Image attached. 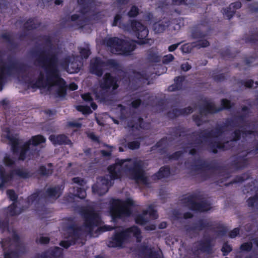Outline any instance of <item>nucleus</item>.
<instances>
[{
	"label": "nucleus",
	"instance_id": "62",
	"mask_svg": "<svg viewBox=\"0 0 258 258\" xmlns=\"http://www.w3.org/2000/svg\"><path fill=\"white\" fill-rule=\"evenodd\" d=\"M3 38L7 41L10 40V35L8 33H5L2 36Z\"/></svg>",
	"mask_w": 258,
	"mask_h": 258
},
{
	"label": "nucleus",
	"instance_id": "35",
	"mask_svg": "<svg viewBox=\"0 0 258 258\" xmlns=\"http://www.w3.org/2000/svg\"><path fill=\"white\" fill-rule=\"evenodd\" d=\"M40 201L39 194L34 193L28 198V202L29 204L36 205Z\"/></svg>",
	"mask_w": 258,
	"mask_h": 258
},
{
	"label": "nucleus",
	"instance_id": "55",
	"mask_svg": "<svg viewBox=\"0 0 258 258\" xmlns=\"http://www.w3.org/2000/svg\"><path fill=\"white\" fill-rule=\"evenodd\" d=\"M181 68L182 70H183L184 71H187L190 69L191 67L188 63H185L182 64L181 66Z\"/></svg>",
	"mask_w": 258,
	"mask_h": 258
},
{
	"label": "nucleus",
	"instance_id": "45",
	"mask_svg": "<svg viewBox=\"0 0 258 258\" xmlns=\"http://www.w3.org/2000/svg\"><path fill=\"white\" fill-rule=\"evenodd\" d=\"M174 59V56L172 54H169L166 55H165L163 58V63L164 64H168L171 61H172Z\"/></svg>",
	"mask_w": 258,
	"mask_h": 258
},
{
	"label": "nucleus",
	"instance_id": "48",
	"mask_svg": "<svg viewBox=\"0 0 258 258\" xmlns=\"http://www.w3.org/2000/svg\"><path fill=\"white\" fill-rule=\"evenodd\" d=\"M138 13H139L138 9L135 6H133L131 8V10L128 12V15L131 17H135L138 15Z\"/></svg>",
	"mask_w": 258,
	"mask_h": 258
},
{
	"label": "nucleus",
	"instance_id": "19",
	"mask_svg": "<svg viewBox=\"0 0 258 258\" xmlns=\"http://www.w3.org/2000/svg\"><path fill=\"white\" fill-rule=\"evenodd\" d=\"M149 217L153 219L158 218L156 211L154 210L153 205L149 206L147 210L144 211L143 213L139 214L136 217V222L139 224L145 225L148 222Z\"/></svg>",
	"mask_w": 258,
	"mask_h": 258
},
{
	"label": "nucleus",
	"instance_id": "50",
	"mask_svg": "<svg viewBox=\"0 0 258 258\" xmlns=\"http://www.w3.org/2000/svg\"><path fill=\"white\" fill-rule=\"evenodd\" d=\"M254 85L255 86V87H256L257 86H258V82H255L254 83ZM253 85H254V83H253V81L251 80H248L245 82V86L246 87H248V88L252 87L253 86Z\"/></svg>",
	"mask_w": 258,
	"mask_h": 258
},
{
	"label": "nucleus",
	"instance_id": "33",
	"mask_svg": "<svg viewBox=\"0 0 258 258\" xmlns=\"http://www.w3.org/2000/svg\"><path fill=\"white\" fill-rule=\"evenodd\" d=\"M198 249L201 251L210 253L211 250V244L210 241L207 240L200 243Z\"/></svg>",
	"mask_w": 258,
	"mask_h": 258
},
{
	"label": "nucleus",
	"instance_id": "20",
	"mask_svg": "<svg viewBox=\"0 0 258 258\" xmlns=\"http://www.w3.org/2000/svg\"><path fill=\"white\" fill-rule=\"evenodd\" d=\"M83 100L87 104L86 105H81L76 106V109L84 114H90L92 112L90 106L93 110L97 108L96 104L93 102V99L89 93H86L82 95Z\"/></svg>",
	"mask_w": 258,
	"mask_h": 258
},
{
	"label": "nucleus",
	"instance_id": "53",
	"mask_svg": "<svg viewBox=\"0 0 258 258\" xmlns=\"http://www.w3.org/2000/svg\"><path fill=\"white\" fill-rule=\"evenodd\" d=\"M49 239L47 237L41 236L38 241L42 244H45L48 242Z\"/></svg>",
	"mask_w": 258,
	"mask_h": 258
},
{
	"label": "nucleus",
	"instance_id": "44",
	"mask_svg": "<svg viewBox=\"0 0 258 258\" xmlns=\"http://www.w3.org/2000/svg\"><path fill=\"white\" fill-rule=\"evenodd\" d=\"M232 250V248L230 245L225 243L223 244L222 251L223 252L224 255H227Z\"/></svg>",
	"mask_w": 258,
	"mask_h": 258
},
{
	"label": "nucleus",
	"instance_id": "16",
	"mask_svg": "<svg viewBox=\"0 0 258 258\" xmlns=\"http://www.w3.org/2000/svg\"><path fill=\"white\" fill-rule=\"evenodd\" d=\"M73 183L77 184L76 186H73L70 191V195L67 198L68 202H73L76 197L84 199L86 196L85 189V181L80 177H74L72 179Z\"/></svg>",
	"mask_w": 258,
	"mask_h": 258
},
{
	"label": "nucleus",
	"instance_id": "46",
	"mask_svg": "<svg viewBox=\"0 0 258 258\" xmlns=\"http://www.w3.org/2000/svg\"><path fill=\"white\" fill-rule=\"evenodd\" d=\"M197 147L196 145H190V146H187V147H186L185 148H184V152H188L191 155H194L196 153V149L195 148V147Z\"/></svg>",
	"mask_w": 258,
	"mask_h": 258
},
{
	"label": "nucleus",
	"instance_id": "28",
	"mask_svg": "<svg viewBox=\"0 0 258 258\" xmlns=\"http://www.w3.org/2000/svg\"><path fill=\"white\" fill-rule=\"evenodd\" d=\"M170 22L167 19H164L154 25L153 29L155 33H161L169 26Z\"/></svg>",
	"mask_w": 258,
	"mask_h": 258
},
{
	"label": "nucleus",
	"instance_id": "36",
	"mask_svg": "<svg viewBox=\"0 0 258 258\" xmlns=\"http://www.w3.org/2000/svg\"><path fill=\"white\" fill-rule=\"evenodd\" d=\"M199 225L196 226L194 228V231L199 230L202 229V228L206 227H209L211 226V224L209 221L207 220H203L200 221L199 223Z\"/></svg>",
	"mask_w": 258,
	"mask_h": 258
},
{
	"label": "nucleus",
	"instance_id": "59",
	"mask_svg": "<svg viewBox=\"0 0 258 258\" xmlns=\"http://www.w3.org/2000/svg\"><path fill=\"white\" fill-rule=\"evenodd\" d=\"M181 155V151L176 152L174 155L171 156V159H176Z\"/></svg>",
	"mask_w": 258,
	"mask_h": 258
},
{
	"label": "nucleus",
	"instance_id": "40",
	"mask_svg": "<svg viewBox=\"0 0 258 258\" xmlns=\"http://www.w3.org/2000/svg\"><path fill=\"white\" fill-rule=\"evenodd\" d=\"M252 248L254 249L255 247L253 246L252 242L250 241L243 243L240 246V250L241 252L248 251Z\"/></svg>",
	"mask_w": 258,
	"mask_h": 258
},
{
	"label": "nucleus",
	"instance_id": "10",
	"mask_svg": "<svg viewBox=\"0 0 258 258\" xmlns=\"http://www.w3.org/2000/svg\"><path fill=\"white\" fill-rule=\"evenodd\" d=\"M12 240L5 239L0 241L4 251V258H18L19 254L23 252L24 245L16 231H12Z\"/></svg>",
	"mask_w": 258,
	"mask_h": 258
},
{
	"label": "nucleus",
	"instance_id": "13",
	"mask_svg": "<svg viewBox=\"0 0 258 258\" xmlns=\"http://www.w3.org/2000/svg\"><path fill=\"white\" fill-rule=\"evenodd\" d=\"M222 108H217L214 103L211 101H206L203 106L200 107L199 110L200 115L194 117V119L198 125L201 124V122L203 120V116L208 113H213L221 110L222 108H228L231 107L230 102L226 99L221 100Z\"/></svg>",
	"mask_w": 258,
	"mask_h": 258
},
{
	"label": "nucleus",
	"instance_id": "63",
	"mask_svg": "<svg viewBox=\"0 0 258 258\" xmlns=\"http://www.w3.org/2000/svg\"><path fill=\"white\" fill-rule=\"evenodd\" d=\"M45 113L49 116H50L51 115H54L55 114V111L51 110H47L45 111Z\"/></svg>",
	"mask_w": 258,
	"mask_h": 258
},
{
	"label": "nucleus",
	"instance_id": "2",
	"mask_svg": "<svg viewBox=\"0 0 258 258\" xmlns=\"http://www.w3.org/2000/svg\"><path fill=\"white\" fill-rule=\"evenodd\" d=\"M144 166V162L137 158L117 160L114 165L108 168L110 179L108 176L98 178L96 183L92 186L93 193L98 196L106 194L112 184V180L124 177H128L138 183L147 185L148 180Z\"/></svg>",
	"mask_w": 258,
	"mask_h": 258
},
{
	"label": "nucleus",
	"instance_id": "34",
	"mask_svg": "<svg viewBox=\"0 0 258 258\" xmlns=\"http://www.w3.org/2000/svg\"><path fill=\"white\" fill-rule=\"evenodd\" d=\"M170 174V169L168 167H161L156 175L158 179L167 177Z\"/></svg>",
	"mask_w": 258,
	"mask_h": 258
},
{
	"label": "nucleus",
	"instance_id": "7",
	"mask_svg": "<svg viewBox=\"0 0 258 258\" xmlns=\"http://www.w3.org/2000/svg\"><path fill=\"white\" fill-rule=\"evenodd\" d=\"M126 21L125 17L122 14H117L114 17L112 25L118 26L126 31L134 32L137 38L141 40L140 43H147L148 41L146 37L148 34V30L146 27L137 21L128 22L125 24L124 23Z\"/></svg>",
	"mask_w": 258,
	"mask_h": 258
},
{
	"label": "nucleus",
	"instance_id": "38",
	"mask_svg": "<svg viewBox=\"0 0 258 258\" xmlns=\"http://www.w3.org/2000/svg\"><path fill=\"white\" fill-rule=\"evenodd\" d=\"M51 164H49L48 165V167L42 166L40 167L39 171L40 173L44 175H48L52 173V169L51 168Z\"/></svg>",
	"mask_w": 258,
	"mask_h": 258
},
{
	"label": "nucleus",
	"instance_id": "30",
	"mask_svg": "<svg viewBox=\"0 0 258 258\" xmlns=\"http://www.w3.org/2000/svg\"><path fill=\"white\" fill-rule=\"evenodd\" d=\"M18 204L17 202H14L8 208L7 212L8 216H15L22 212V210L18 207Z\"/></svg>",
	"mask_w": 258,
	"mask_h": 258
},
{
	"label": "nucleus",
	"instance_id": "9",
	"mask_svg": "<svg viewBox=\"0 0 258 258\" xmlns=\"http://www.w3.org/2000/svg\"><path fill=\"white\" fill-rule=\"evenodd\" d=\"M134 205L132 198L125 200L111 199L109 201L108 209L113 222L117 219H123L131 214L130 207Z\"/></svg>",
	"mask_w": 258,
	"mask_h": 258
},
{
	"label": "nucleus",
	"instance_id": "60",
	"mask_svg": "<svg viewBox=\"0 0 258 258\" xmlns=\"http://www.w3.org/2000/svg\"><path fill=\"white\" fill-rule=\"evenodd\" d=\"M155 225L154 224L147 225L145 227V229L147 230H153L155 229Z\"/></svg>",
	"mask_w": 258,
	"mask_h": 258
},
{
	"label": "nucleus",
	"instance_id": "6",
	"mask_svg": "<svg viewBox=\"0 0 258 258\" xmlns=\"http://www.w3.org/2000/svg\"><path fill=\"white\" fill-rule=\"evenodd\" d=\"M78 2L80 14L73 15L71 20L79 28H84L90 21H97L101 19L102 14L96 10L93 0H78Z\"/></svg>",
	"mask_w": 258,
	"mask_h": 258
},
{
	"label": "nucleus",
	"instance_id": "5",
	"mask_svg": "<svg viewBox=\"0 0 258 258\" xmlns=\"http://www.w3.org/2000/svg\"><path fill=\"white\" fill-rule=\"evenodd\" d=\"M3 135L9 140L13 154L21 160L35 158L38 154L36 146L45 142L44 137L37 135L32 137L22 145L17 136L14 135L9 128H6Z\"/></svg>",
	"mask_w": 258,
	"mask_h": 258
},
{
	"label": "nucleus",
	"instance_id": "58",
	"mask_svg": "<svg viewBox=\"0 0 258 258\" xmlns=\"http://www.w3.org/2000/svg\"><path fill=\"white\" fill-rule=\"evenodd\" d=\"M101 155L104 157H109L111 155V152L109 151L101 150L100 151Z\"/></svg>",
	"mask_w": 258,
	"mask_h": 258
},
{
	"label": "nucleus",
	"instance_id": "17",
	"mask_svg": "<svg viewBox=\"0 0 258 258\" xmlns=\"http://www.w3.org/2000/svg\"><path fill=\"white\" fill-rule=\"evenodd\" d=\"M183 204L192 211L204 212L209 210L211 207L207 201H202L198 203L196 198L194 195L188 196L183 199Z\"/></svg>",
	"mask_w": 258,
	"mask_h": 258
},
{
	"label": "nucleus",
	"instance_id": "56",
	"mask_svg": "<svg viewBox=\"0 0 258 258\" xmlns=\"http://www.w3.org/2000/svg\"><path fill=\"white\" fill-rule=\"evenodd\" d=\"M179 45V43L171 45L168 47V50L170 52L175 50Z\"/></svg>",
	"mask_w": 258,
	"mask_h": 258
},
{
	"label": "nucleus",
	"instance_id": "31",
	"mask_svg": "<svg viewBox=\"0 0 258 258\" xmlns=\"http://www.w3.org/2000/svg\"><path fill=\"white\" fill-rule=\"evenodd\" d=\"M137 122L135 123H131L128 124V126L132 127V130L134 131L135 129L138 130L139 128H147L148 124H145L143 120V119L141 118H138L137 119Z\"/></svg>",
	"mask_w": 258,
	"mask_h": 258
},
{
	"label": "nucleus",
	"instance_id": "8",
	"mask_svg": "<svg viewBox=\"0 0 258 258\" xmlns=\"http://www.w3.org/2000/svg\"><path fill=\"white\" fill-rule=\"evenodd\" d=\"M133 237H135L138 242L141 240V231L136 226L120 231H115L109 240L107 245L111 247H121L129 242Z\"/></svg>",
	"mask_w": 258,
	"mask_h": 258
},
{
	"label": "nucleus",
	"instance_id": "11",
	"mask_svg": "<svg viewBox=\"0 0 258 258\" xmlns=\"http://www.w3.org/2000/svg\"><path fill=\"white\" fill-rule=\"evenodd\" d=\"M80 56L74 55L71 57H69L64 60L61 63V66L62 69L66 70L70 74L78 73L80 70L82 66V60L86 59L90 55V49L88 46L85 47H80L79 48Z\"/></svg>",
	"mask_w": 258,
	"mask_h": 258
},
{
	"label": "nucleus",
	"instance_id": "22",
	"mask_svg": "<svg viewBox=\"0 0 258 258\" xmlns=\"http://www.w3.org/2000/svg\"><path fill=\"white\" fill-rule=\"evenodd\" d=\"M139 253L144 258H161L160 250L156 251L149 246H143L140 250Z\"/></svg>",
	"mask_w": 258,
	"mask_h": 258
},
{
	"label": "nucleus",
	"instance_id": "41",
	"mask_svg": "<svg viewBox=\"0 0 258 258\" xmlns=\"http://www.w3.org/2000/svg\"><path fill=\"white\" fill-rule=\"evenodd\" d=\"M248 205L249 207H256L258 206V195H256L254 197L248 199Z\"/></svg>",
	"mask_w": 258,
	"mask_h": 258
},
{
	"label": "nucleus",
	"instance_id": "52",
	"mask_svg": "<svg viewBox=\"0 0 258 258\" xmlns=\"http://www.w3.org/2000/svg\"><path fill=\"white\" fill-rule=\"evenodd\" d=\"M239 230L238 228H235L232 230L229 234L230 237L233 238H235L239 233Z\"/></svg>",
	"mask_w": 258,
	"mask_h": 258
},
{
	"label": "nucleus",
	"instance_id": "24",
	"mask_svg": "<svg viewBox=\"0 0 258 258\" xmlns=\"http://www.w3.org/2000/svg\"><path fill=\"white\" fill-rule=\"evenodd\" d=\"M241 4L240 2H235L231 4L228 8L223 10L224 16L228 19H230L235 14L237 9L240 8Z\"/></svg>",
	"mask_w": 258,
	"mask_h": 258
},
{
	"label": "nucleus",
	"instance_id": "42",
	"mask_svg": "<svg viewBox=\"0 0 258 258\" xmlns=\"http://www.w3.org/2000/svg\"><path fill=\"white\" fill-rule=\"evenodd\" d=\"M3 161L4 164L7 166H11L15 162L14 159L9 155H6Z\"/></svg>",
	"mask_w": 258,
	"mask_h": 258
},
{
	"label": "nucleus",
	"instance_id": "54",
	"mask_svg": "<svg viewBox=\"0 0 258 258\" xmlns=\"http://www.w3.org/2000/svg\"><path fill=\"white\" fill-rule=\"evenodd\" d=\"M5 229L9 230L8 227V224L7 223H4L0 220V230L4 231Z\"/></svg>",
	"mask_w": 258,
	"mask_h": 258
},
{
	"label": "nucleus",
	"instance_id": "64",
	"mask_svg": "<svg viewBox=\"0 0 258 258\" xmlns=\"http://www.w3.org/2000/svg\"><path fill=\"white\" fill-rule=\"evenodd\" d=\"M252 240L254 246L258 248V238L256 239H253Z\"/></svg>",
	"mask_w": 258,
	"mask_h": 258
},
{
	"label": "nucleus",
	"instance_id": "27",
	"mask_svg": "<svg viewBox=\"0 0 258 258\" xmlns=\"http://www.w3.org/2000/svg\"><path fill=\"white\" fill-rule=\"evenodd\" d=\"M7 174L12 175V179L15 175L20 178H27L29 176V172L25 169L24 168H17L12 170L10 173H7Z\"/></svg>",
	"mask_w": 258,
	"mask_h": 258
},
{
	"label": "nucleus",
	"instance_id": "57",
	"mask_svg": "<svg viewBox=\"0 0 258 258\" xmlns=\"http://www.w3.org/2000/svg\"><path fill=\"white\" fill-rule=\"evenodd\" d=\"M141 103V100L139 99L135 100L132 102V104L133 107L136 108Z\"/></svg>",
	"mask_w": 258,
	"mask_h": 258
},
{
	"label": "nucleus",
	"instance_id": "26",
	"mask_svg": "<svg viewBox=\"0 0 258 258\" xmlns=\"http://www.w3.org/2000/svg\"><path fill=\"white\" fill-rule=\"evenodd\" d=\"M49 140L54 145L69 144L71 141L63 135H51Z\"/></svg>",
	"mask_w": 258,
	"mask_h": 258
},
{
	"label": "nucleus",
	"instance_id": "21",
	"mask_svg": "<svg viewBox=\"0 0 258 258\" xmlns=\"http://www.w3.org/2000/svg\"><path fill=\"white\" fill-rule=\"evenodd\" d=\"M191 170L194 173L201 174V176H205L210 171L208 167L201 160L195 161L191 165Z\"/></svg>",
	"mask_w": 258,
	"mask_h": 258
},
{
	"label": "nucleus",
	"instance_id": "37",
	"mask_svg": "<svg viewBox=\"0 0 258 258\" xmlns=\"http://www.w3.org/2000/svg\"><path fill=\"white\" fill-rule=\"evenodd\" d=\"M149 58L152 61L158 62L160 60V56L158 53L153 50L149 52Z\"/></svg>",
	"mask_w": 258,
	"mask_h": 258
},
{
	"label": "nucleus",
	"instance_id": "15",
	"mask_svg": "<svg viewBox=\"0 0 258 258\" xmlns=\"http://www.w3.org/2000/svg\"><path fill=\"white\" fill-rule=\"evenodd\" d=\"M117 64V62L114 59L102 60L100 58H95L91 61L90 71L98 76H101L103 70L116 68Z\"/></svg>",
	"mask_w": 258,
	"mask_h": 258
},
{
	"label": "nucleus",
	"instance_id": "23",
	"mask_svg": "<svg viewBox=\"0 0 258 258\" xmlns=\"http://www.w3.org/2000/svg\"><path fill=\"white\" fill-rule=\"evenodd\" d=\"M63 189L62 185H57L48 188L46 191V197L48 200H55L57 199Z\"/></svg>",
	"mask_w": 258,
	"mask_h": 258
},
{
	"label": "nucleus",
	"instance_id": "43",
	"mask_svg": "<svg viewBox=\"0 0 258 258\" xmlns=\"http://www.w3.org/2000/svg\"><path fill=\"white\" fill-rule=\"evenodd\" d=\"M7 196L11 201H15L17 199V196L15 191L12 189H9L7 191Z\"/></svg>",
	"mask_w": 258,
	"mask_h": 258
},
{
	"label": "nucleus",
	"instance_id": "12",
	"mask_svg": "<svg viewBox=\"0 0 258 258\" xmlns=\"http://www.w3.org/2000/svg\"><path fill=\"white\" fill-rule=\"evenodd\" d=\"M105 42L110 52L116 54L130 55L136 47L135 41H124L116 37L107 39Z\"/></svg>",
	"mask_w": 258,
	"mask_h": 258
},
{
	"label": "nucleus",
	"instance_id": "1",
	"mask_svg": "<svg viewBox=\"0 0 258 258\" xmlns=\"http://www.w3.org/2000/svg\"><path fill=\"white\" fill-rule=\"evenodd\" d=\"M49 48L38 51L34 54L36 63L41 67L33 76L32 74L25 76L23 67L10 60L8 63H0V91L5 78L11 75L22 76V83H25L28 88H43L50 92H54L59 97H63L66 93L64 81L60 78L57 68V57L56 50L51 47V42H47Z\"/></svg>",
	"mask_w": 258,
	"mask_h": 258
},
{
	"label": "nucleus",
	"instance_id": "51",
	"mask_svg": "<svg viewBox=\"0 0 258 258\" xmlns=\"http://www.w3.org/2000/svg\"><path fill=\"white\" fill-rule=\"evenodd\" d=\"M69 125L72 127L79 128L81 126V123L78 121H73L69 122Z\"/></svg>",
	"mask_w": 258,
	"mask_h": 258
},
{
	"label": "nucleus",
	"instance_id": "61",
	"mask_svg": "<svg viewBox=\"0 0 258 258\" xmlns=\"http://www.w3.org/2000/svg\"><path fill=\"white\" fill-rule=\"evenodd\" d=\"M69 88L71 90H76L78 89V86L75 83H72L70 84Z\"/></svg>",
	"mask_w": 258,
	"mask_h": 258
},
{
	"label": "nucleus",
	"instance_id": "18",
	"mask_svg": "<svg viewBox=\"0 0 258 258\" xmlns=\"http://www.w3.org/2000/svg\"><path fill=\"white\" fill-rule=\"evenodd\" d=\"M192 36L195 38L198 39V42L197 43H187L182 45L181 48L182 52L188 53L190 52L194 47H205L209 45V42L206 40L203 39L204 35L202 33H193Z\"/></svg>",
	"mask_w": 258,
	"mask_h": 258
},
{
	"label": "nucleus",
	"instance_id": "3",
	"mask_svg": "<svg viewBox=\"0 0 258 258\" xmlns=\"http://www.w3.org/2000/svg\"><path fill=\"white\" fill-rule=\"evenodd\" d=\"M83 213L85 218L84 225L81 228L75 226L68 227L67 230L68 236H66L68 240L61 241L60 243L61 246L68 248L71 245L77 242L79 239L81 240V242L83 243V239L88 234L95 236V233L98 231H107L114 228V227L109 225L101 227L102 220L100 216L90 206L84 209Z\"/></svg>",
	"mask_w": 258,
	"mask_h": 258
},
{
	"label": "nucleus",
	"instance_id": "25",
	"mask_svg": "<svg viewBox=\"0 0 258 258\" xmlns=\"http://www.w3.org/2000/svg\"><path fill=\"white\" fill-rule=\"evenodd\" d=\"M12 180V175L7 174L4 167L0 165V189L4 188Z\"/></svg>",
	"mask_w": 258,
	"mask_h": 258
},
{
	"label": "nucleus",
	"instance_id": "49",
	"mask_svg": "<svg viewBox=\"0 0 258 258\" xmlns=\"http://www.w3.org/2000/svg\"><path fill=\"white\" fill-rule=\"evenodd\" d=\"M192 111H193L192 108L191 107H188L185 108L183 110H181L179 113H176L175 115H178L180 114L186 115V114H188L190 113V112H192Z\"/></svg>",
	"mask_w": 258,
	"mask_h": 258
},
{
	"label": "nucleus",
	"instance_id": "4",
	"mask_svg": "<svg viewBox=\"0 0 258 258\" xmlns=\"http://www.w3.org/2000/svg\"><path fill=\"white\" fill-rule=\"evenodd\" d=\"M239 123L238 125H235L234 122L230 123V126H237L238 129H236L233 133L232 138L226 142L222 141L223 136H225L227 133H225L224 131L219 130L211 133H204L200 135L199 136V141L201 143L209 146L212 152L214 153L217 152V149H227L228 145L231 144L233 141L239 140L241 138L243 139L246 138L248 135L253 134V132L249 130V123L243 117H241L239 119Z\"/></svg>",
	"mask_w": 258,
	"mask_h": 258
},
{
	"label": "nucleus",
	"instance_id": "39",
	"mask_svg": "<svg viewBox=\"0 0 258 258\" xmlns=\"http://www.w3.org/2000/svg\"><path fill=\"white\" fill-rule=\"evenodd\" d=\"M25 27L28 29H36L37 28L36 20L33 19H29L25 24Z\"/></svg>",
	"mask_w": 258,
	"mask_h": 258
},
{
	"label": "nucleus",
	"instance_id": "32",
	"mask_svg": "<svg viewBox=\"0 0 258 258\" xmlns=\"http://www.w3.org/2000/svg\"><path fill=\"white\" fill-rule=\"evenodd\" d=\"M184 78L183 77H178L175 79V83L174 85L170 86L168 90L170 91H174L181 89V84L183 81Z\"/></svg>",
	"mask_w": 258,
	"mask_h": 258
},
{
	"label": "nucleus",
	"instance_id": "14",
	"mask_svg": "<svg viewBox=\"0 0 258 258\" xmlns=\"http://www.w3.org/2000/svg\"><path fill=\"white\" fill-rule=\"evenodd\" d=\"M118 87L115 79L112 78L108 73H106L103 80L100 82L99 88L95 89L94 93L97 99H102L104 94L109 90H114Z\"/></svg>",
	"mask_w": 258,
	"mask_h": 258
},
{
	"label": "nucleus",
	"instance_id": "29",
	"mask_svg": "<svg viewBox=\"0 0 258 258\" xmlns=\"http://www.w3.org/2000/svg\"><path fill=\"white\" fill-rule=\"evenodd\" d=\"M62 255V249L58 247H55L50 251L44 254L42 258H56Z\"/></svg>",
	"mask_w": 258,
	"mask_h": 258
},
{
	"label": "nucleus",
	"instance_id": "47",
	"mask_svg": "<svg viewBox=\"0 0 258 258\" xmlns=\"http://www.w3.org/2000/svg\"><path fill=\"white\" fill-rule=\"evenodd\" d=\"M140 146V143L138 141H133L128 143V147L131 150L138 149Z\"/></svg>",
	"mask_w": 258,
	"mask_h": 258
}]
</instances>
